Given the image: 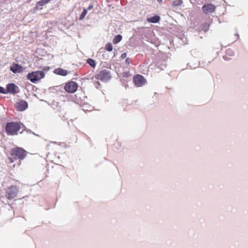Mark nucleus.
Returning a JSON list of instances; mask_svg holds the SVG:
<instances>
[{
    "mask_svg": "<svg viewBox=\"0 0 248 248\" xmlns=\"http://www.w3.org/2000/svg\"><path fill=\"white\" fill-rule=\"evenodd\" d=\"M27 152L21 147H15L10 151V155L12 157H9L8 159L11 163L14 162L15 160L19 161L23 160L26 156Z\"/></svg>",
    "mask_w": 248,
    "mask_h": 248,
    "instance_id": "f257e3e1",
    "label": "nucleus"
},
{
    "mask_svg": "<svg viewBox=\"0 0 248 248\" xmlns=\"http://www.w3.org/2000/svg\"><path fill=\"white\" fill-rule=\"evenodd\" d=\"M105 49L108 51H111L113 49L112 45L111 43H107L105 46Z\"/></svg>",
    "mask_w": 248,
    "mask_h": 248,
    "instance_id": "f3484780",
    "label": "nucleus"
},
{
    "mask_svg": "<svg viewBox=\"0 0 248 248\" xmlns=\"http://www.w3.org/2000/svg\"><path fill=\"white\" fill-rule=\"evenodd\" d=\"M131 63V60L129 58H127L126 60H125V63L127 65H129L130 64V63Z\"/></svg>",
    "mask_w": 248,
    "mask_h": 248,
    "instance_id": "4be33fe9",
    "label": "nucleus"
},
{
    "mask_svg": "<svg viewBox=\"0 0 248 248\" xmlns=\"http://www.w3.org/2000/svg\"><path fill=\"white\" fill-rule=\"evenodd\" d=\"M216 9V6L212 3L203 5L202 7L203 12L205 14L213 13Z\"/></svg>",
    "mask_w": 248,
    "mask_h": 248,
    "instance_id": "6e6552de",
    "label": "nucleus"
},
{
    "mask_svg": "<svg viewBox=\"0 0 248 248\" xmlns=\"http://www.w3.org/2000/svg\"><path fill=\"white\" fill-rule=\"evenodd\" d=\"M183 2L182 0H174L173 1L172 5L174 6L180 5Z\"/></svg>",
    "mask_w": 248,
    "mask_h": 248,
    "instance_id": "a211bd4d",
    "label": "nucleus"
},
{
    "mask_svg": "<svg viewBox=\"0 0 248 248\" xmlns=\"http://www.w3.org/2000/svg\"><path fill=\"white\" fill-rule=\"evenodd\" d=\"M55 73L57 75L65 76L68 74V71L62 68H57L55 70Z\"/></svg>",
    "mask_w": 248,
    "mask_h": 248,
    "instance_id": "f8f14e48",
    "label": "nucleus"
},
{
    "mask_svg": "<svg viewBox=\"0 0 248 248\" xmlns=\"http://www.w3.org/2000/svg\"><path fill=\"white\" fill-rule=\"evenodd\" d=\"M126 56H127L126 53H123L121 55V57L122 59H124V58H125L126 57Z\"/></svg>",
    "mask_w": 248,
    "mask_h": 248,
    "instance_id": "5701e85b",
    "label": "nucleus"
},
{
    "mask_svg": "<svg viewBox=\"0 0 248 248\" xmlns=\"http://www.w3.org/2000/svg\"><path fill=\"white\" fill-rule=\"evenodd\" d=\"M18 87L14 83H9L7 85L6 91L8 93L15 94L17 93L16 89Z\"/></svg>",
    "mask_w": 248,
    "mask_h": 248,
    "instance_id": "9b49d317",
    "label": "nucleus"
},
{
    "mask_svg": "<svg viewBox=\"0 0 248 248\" xmlns=\"http://www.w3.org/2000/svg\"><path fill=\"white\" fill-rule=\"evenodd\" d=\"M78 88V85L76 82L70 81L65 84L64 90L67 93H74L77 91Z\"/></svg>",
    "mask_w": 248,
    "mask_h": 248,
    "instance_id": "423d86ee",
    "label": "nucleus"
},
{
    "mask_svg": "<svg viewBox=\"0 0 248 248\" xmlns=\"http://www.w3.org/2000/svg\"><path fill=\"white\" fill-rule=\"evenodd\" d=\"M20 122H8L5 126V131L8 136L17 135L21 128Z\"/></svg>",
    "mask_w": 248,
    "mask_h": 248,
    "instance_id": "f03ea898",
    "label": "nucleus"
},
{
    "mask_svg": "<svg viewBox=\"0 0 248 248\" xmlns=\"http://www.w3.org/2000/svg\"><path fill=\"white\" fill-rule=\"evenodd\" d=\"M45 76V74L43 71H36L29 73L27 76V78L32 83H35Z\"/></svg>",
    "mask_w": 248,
    "mask_h": 248,
    "instance_id": "7ed1b4c3",
    "label": "nucleus"
},
{
    "mask_svg": "<svg viewBox=\"0 0 248 248\" xmlns=\"http://www.w3.org/2000/svg\"><path fill=\"white\" fill-rule=\"evenodd\" d=\"M87 63L89 64L93 68H94L96 66V62L95 61L92 59H88L87 60Z\"/></svg>",
    "mask_w": 248,
    "mask_h": 248,
    "instance_id": "2eb2a0df",
    "label": "nucleus"
},
{
    "mask_svg": "<svg viewBox=\"0 0 248 248\" xmlns=\"http://www.w3.org/2000/svg\"><path fill=\"white\" fill-rule=\"evenodd\" d=\"M160 20V17L158 16H155L152 17L148 18L147 21L149 22L155 23Z\"/></svg>",
    "mask_w": 248,
    "mask_h": 248,
    "instance_id": "4468645a",
    "label": "nucleus"
},
{
    "mask_svg": "<svg viewBox=\"0 0 248 248\" xmlns=\"http://www.w3.org/2000/svg\"><path fill=\"white\" fill-rule=\"evenodd\" d=\"M0 93L7 94L8 92H7L6 90H5L4 88L0 86Z\"/></svg>",
    "mask_w": 248,
    "mask_h": 248,
    "instance_id": "412c9836",
    "label": "nucleus"
},
{
    "mask_svg": "<svg viewBox=\"0 0 248 248\" xmlns=\"http://www.w3.org/2000/svg\"><path fill=\"white\" fill-rule=\"evenodd\" d=\"M95 78L101 81H107L111 78L110 71L106 69L101 71L95 76Z\"/></svg>",
    "mask_w": 248,
    "mask_h": 248,
    "instance_id": "39448f33",
    "label": "nucleus"
},
{
    "mask_svg": "<svg viewBox=\"0 0 248 248\" xmlns=\"http://www.w3.org/2000/svg\"><path fill=\"white\" fill-rule=\"evenodd\" d=\"M18 192V189L16 186L12 185L5 190V197L8 200H12L16 198Z\"/></svg>",
    "mask_w": 248,
    "mask_h": 248,
    "instance_id": "20e7f679",
    "label": "nucleus"
},
{
    "mask_svg": "<svg viewBox=\"0 0 248 248\" xmlns=\"http://www.w3.org/2000/svg\"><path fill=\"white\" fill-rule=\"evenodd\" d=\"M10 69L14 73H20L23 71L24 68L18 64L13 63L10 67Z\"/></svg>",
    "mask_w": 248,
    "mask_h": 248,
    "instance_id": "9d476101",
    "label": "nucleus"
},
{
    "mask_svg": "<svg viewBox=\"0 0 248 248\" xmlns=\"http://www.w3.org/2000/svg\"><path fill=\"white\" fill-rule=\"evenodd\" d=\"M133 82L137 87H141L146 82V79L141 75H137L133 78Z\"/></svg>",
    "mask_w": 248,
    "mask_h": 248,
    "instance_id": "0eeeda50",
    "label": "nucleus"
},
{
    "mask_svg": "<svg viewBox=\"0 0 248 248\" xmlns=\"http://www.w3.org/2000/svg\"><path fill=\"white\" fill-rule=\"evenodd\" d=\"M51 1V0H40L38 1L36 3V7L37 8H40L42 9V8H40V7H42L45 5L46 4L48 3Z\"/></svg>",
    "mask_w": 248,
    "mask_h": 248,
    "instance_id": "ddd939ff",
    "label": "nucleus"
},
{
    "mask_svg": "<svg viewBox=\"0 0 248 248\" xmlns=\"http://www.w3.org/2000/svg\"><path fill=\"white\" fill-rule=\"evenodd\" d=\"M87 10L84 9L79 17V19L82 20L85 17V16L87 15Z\"/></svg>",
    "mask_w": 248,
    "mask_h": 248,
    "instance_id": "6ab92c4d",
    "label": "nucleus"
},
{
    "mask_svg": "<svg viewBox=\"0 0 248 248\" xmlns=\"http://www.w3.org/2000/svg\"><path fill=\"white\" fill-rule=\"evenodd\" d=\"M122 76L124 78H128L130 76V73L129 72L127 71V72H124L122 73Z\"/></svg>",
    "mask_w": 248,
    "mask_h": 248,
    "instance_id": "aec40b11",
    "label": "nucleus"
},
{
    "mask_svg": "<svg viewBox=\"0 0 248 248\" xmlns=\"http://www.w3.org/2000/svg\"><path fill=\"white\" fill-rule=\"evenodd\" d=\"M122 39V36L121 35H116L113 40V43L114 44H117L120 42Z\"/></svg>",
    "mask_w": 248,
    "mask_h": 248,
    "instance_id": "dca6fc26",
    "label": "nucleus"
},
{
    "mask_svg": "<svg viewBox=\"0 0 248 248\" xmlns=\"http://www.w3.org/2000/svg\"><path fill=\"white\" fill-rule=\"evenodd\" d=\"M28 104L25 100H20L16 105V108L18 111H24L27 108Z\"/></svg>",
    "mask_w": 248,
    "mask_h": 248,
    "instance_id": "1a4fd4ad",
    "label": "nucleus"
},
{
    "mask_svg": "<svg viewBox=\"0 0 248 248\" xmlns=\"http://www.w3.org/2000/svg\"><path fill=\"white\" fill-rule=\"evenodd\" d=\"M93 8V5L92 4H90L89 7H88L87 8V10H91Z\"/></svg>",
    "mask_w": 248,
    "mask_h": 248,
    "instance_id": "b1692460",
    "label": "nucleus"
}]
</instances>
